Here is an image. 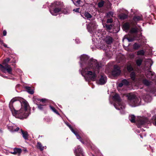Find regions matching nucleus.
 Returning a JSON list of instances; mask_svg holds the SVG:
<instances>
[{
	"label": "nucleus",
	"instance_id": "nucleus-39",
	"mask_svg": "<svg viewBox=\"0 0 156 156\" xmlns=\"http://www.w3.org/2000/svg\"><path fill=\"white\" fill-rule=\"evenodd\" d=\"M122 82L124 85H128L129 83V82L126 79L123 80Z\"/></svg>",
	"mask_w": 156,
	"mask_h": 156
},
{
	"label": "nucleus",
	"instance_id": "nucleus-11",
	"mask_svg": "<svg viewBox=\"0 0 156 156\" xmlns=\"http://www.w3.org/2000/svg\"><path fill=\"white\" fill-rule=\"evenodd\" d=\"M121 72L120 68L117 65H115L114 66V69L112 72V74L114 76L119 75Z\"/></svg>",
	"mask_w": 156,
	"mask_h": 156
},
{
	"label": "nucleus",
	"instance_id": "nucleus-15",
	"mask_svg": "<svg viewBox=\"0 0 156 156\" xmlns=\"http://www.w3.org/2000/svg\"><path fill=\"white\" fill-rule=\"evenodd\" d=\"M75 153L76 156H84L82 149L80 146L78 147L77 149L75 150Z\"/></svg>",
	"mask_w": 156,
	"mask_h": 156
},
{
	"label": "nucleus",
	"instance_id": "nucleus-35",
	"mask_svg": "<svg viewBox=\"0 0 156 156\" xmlns=\"http://www.w3.org/2000/svg\"><path fill=\"white\" fill-rule=\"evenodd\" d=\"M50 107L51 109L55 113L59 115V114L58 112L55 109V108L52 106H51V105L50 106Z\"/></svg>",
	"mask_w": 156,
	"mask_h": 156
},
{
	"label": "nucleus",
	"instance_id": "nucleus-20",
	"mask_svg": "<svg viewBox=\"0 0 156 156\" xmlns=\"http://www.w3.org/2000/svg\"><path fill=\"white\" fill-rule=\"evenodd\" d=\"M130 26V24L129 22H126L124 23L122 26V28L124 30H128Z\"/></svg>",
	"mask_w": 156,
	"mask_h": 156
},
{
	"label": "nucleus",
	"instance_id": "nucleus-43",
	"mask_svg": "<svg viewBox=\"0 0 156 156\" xmlns=\"http://www.w3.org/2000/svg\"><path fill=\"white\" fill-rule=\"evenodd\" d=\"M9 61L10 59L9 58H7L4 60V62L6 63L8 62Z\"/></svg>",
	"mask_w": 156,
	"mask_h": 156
},
{
	"label": "nucleus",
	"instance_id": "nucleus-48",
	"mask_svg": "<svg viewBox=\"0 0 156 156\" xmlns=\"http://www.w3.org/2000/svg\"><path fill=\"white\" fill-rule=\"evenodd\" d=\"M75 41L76 44H78L80 42V40L78 39H76L75 40Z\"/></svg>",
	"mask_w": 156,
	"mask_h": 156
},
{
	"label": "nucleus",
	"instance_id": "nucleus-10",
	"mask_svg": "<svg viewBox=\"0 0 156 156\" xmlns=\"http://www.w3.org/2000/svg\"><path fill=\"white\" fill-rule=\"evenodd\" d=\"M40 105L37 104L38 108L41 110L44 111L47 110L46 107V104L45 102L46 99H40Z\"/></svg>",
	"mask_w": 156,
	"mask_h": 156
},
{
	"label": "nucleus",
	"instance_id": "nucleus-14",
	"mask_svg": "<svg viewBox=\"0 0 156 156\" xmlns=\"http://www.w3.org/2000/svg\"><path fill=\"white\" fill-rule=\"evenodd\" d=\"M107 82V77L105 76H101L99 80L97 82L98 84L103 85Z\"/></svg>",
	"mask_w": 156,
	"mask_h": 156
},
{
	"label": "nucleus",
	"instance_id": "nucleus-1",
	"mask_svg": "<svg viewBox=\"0 0 156 156\" xmlns=\"http://www.w3.org/2000/svg\"><path fill=\"white\" fill-rule=\"evenodd\" d=\"M79 62L82 69L79 71L83 76L86 81L91 80L95 81L97 78V74L101 70L102 67L101 63L93 58H90L86 55H83L80 57Z\"/></svg>",
	"mask_w": 156,
	"mask_h": 156
},
{
	"label": "nucleus",
	"instance_id": "nucleus-38",
	"mask_svg": "<svg viewBox=\"0 0 156 156\" xmlns=\"http://www.w3.org/2000/svg\"><path fill=\"white\" fill-rule=\"evenodd\" d=\"M114 14V13L112 12H109L107 14V17H112Z\"/></svg>",
	"mask_w": 156,
	"mask_h": 156
},
{
	"label": "nucleus",
	"instance_id": "nucleus-42",
	"mask_svg": "<svg viewBox=\"0 0 156 156\" xmlns=\"http://www.w3.org/2000/svg\"><path fill=\"white\" fill-rule=\"evenodd\" d=\"M113 21V20L112 18H110L109 19H107L106 21V23H112Z\"/></svg>",
	"mask_w": 156,
	"mask_h": 156
},
{
	"label": "nucleus",
	"instance_id": "nucleus-57",
	"mask_svg": "<svg viewBox=\"0 0 156 156\" xmlns=\"http://www.w3.org/2000/svg\"><path fill=\"white\" fill-rule=\"evenodd\" d=\"M140 136L141 138H142V136L141 135H140Z\"/></svg>",
	"mask_w": 156,
	"mask_h": 156
},
{
	"label": "nucleus",
	"instance_id": "nucleus-8",
	"mask_svg": "<svg viewBox=\"0 0 156 156\" xmlns=\"http://www.w3.org/2000/svg\"><path fill=\"white\" fill-rule=\"evenodd\" d=\"M87 29L89 32L92 33L97 28V25L95 22L94 20L90 21L89 24H86Z\"/></svg>",
	"mask_w": 156,
	"mask_h": 156
},
{
	"label": "nucleus",
	"instance_id": "nucleus-53",
	"mask_svg": "<svg viewBox=\"0 0 156 156\" xmlns=\"http://www.w3.org/2000/svg\"><path fill=\"white\" fill-rule=\"evenodd\" d=\"M1 76H3V77H4V78H8L7 77V76H3L2 75H1Z\"/></svg>",
	"mask_w": 156,
	"mask_h": 156
},
{
	"label": "nucleus",
	"instance_id": "nucleus-9",
	"mask_svg": "<svg viewBox=\"0 0 156 156\" xmlns=\"http://www.w3.org/2000/svg\"><path fill=\"white\" fill-rule=\"evenodd\" d=\"M0 70L4 73L7 71L9 73L12 74V69L10 66L5 64L4 66L0 64Z\"/></svg>",
	"mask_w": 156,
	"mask_h": 156
},
{
	"label": "nucleus",
	"instance_id": "nucleus-37",
	"mask_svg": "<svg viewBox=\"0 0 156 156\" xmlns=\"http://www.w3.org/2000/svg\"><path fill=\"white\" fill-rule=\"evenodd\" d=\"M14 150L17 154H20L22 152L20 148H15L14 149Z\"/></svg>",
	"mask_w": 156,
	"mask_h": 156
},
{
	"label": "nucleus",
	"instance_id": "nucleus-52",
	"mask_svg": "<svg viewBox=\"0 0 156 156\" xmlns=\"http://www.w3.org/2000/svg\"><path fill=\"white\" fill-rule=\"evenodd\" d=\"M3 46L5 47H7V45L6 44H3Z\"/></svg>",
	"mask_w": 156,
	"mask_h": 156
},
{
	"label": "nucleus",
	"instance_id": "nucleus-49",
	"mask_svg": "<svg viewBox=\"0 0 156 156\" xmlns=\"http://www.w3.org/2000/svg\"><path fill=\"white\" fill-rule=\"evenodd\" d=\"M16 72H19L20 73H22L21 71L19 69H17Z\"/></svg>",
	"mask_w": 156,
	"mask_h": 156
},
{
	"label": "nucleus",
	"instance_id": "nucleus-24",
	"mask_svg": "<svg viewBox=\"0 0 156 156\" xmlns=\"http://www.w3.org/2000/svg\"><path fill=\"white\" fill-rule=\"evenodd\" d=\"M37 148L40 149L41 151H43L44 149H46V146H42L40 142H38L37 144Z\"/></svg>",
	"mask_w": 156,
	"mask_h": 156
},
{
	"label": "nucleus",
	"instance_id": "nucleus-28",
	"mask_svg": "<svg viewBox=\"0 0 156 156\" xmlns=\"http://www.w3.org/2000/svg\"><path fill=\"white\" fill-rule=\"evenodd\" d=\"M127 69L129 72H130L133 70V69L132 66L130 64H128L127 66Z\"/></svg>",
	"mask_w": 156,
	"mask_h": 156
},
{
	"label": "nucleus",
	"instance_id": "nucleus-45",
	"mask_svg": "<svg viewBox=\"0 0 156 156\" xmlns=\"http://www.w3.org/2000/svg\"><path fill=\"white\" fill-rule=\"evenodd\" d=\"M79 10H80V8H76V9H73V11H75L76 12H79Z\"/></svg>",
	"mask_w": 156,
	"mask_h": 156
},
{
	"label": "nucleus",
	"instance_id": "nucleus-26",
	"mask_svg": "<svg viewBox=\"0 0 156 156\" xmlns=\"http://www.w3.org/2000/svg\"><path fill=\"white\" fill-rule=\"evenodd\" d=\"M119 17L121 20H124L127 18L128 15L124 13H122L119 15Z\"/></svg>",
	"mask_w": 156,
	"mask_h": 156
},
{
	"label": "nucleus",
	"instance_id": "nucleus-27",
	"mask_svg": "<svg viewBox=\"0 0 156 156\" xmlns=\"http://www.w3.org/2000/svg\"><path fill=\"white\" fill-rule=\"evenodd\" d=\"M143 83L144 85L146 86H149L151 84V82L147 80L146 79L143 80Z\"/></svg>",
	"mask_w": 156,
	"mask_h": 156
},
{
	"label": "nucleus",
	"instance_id": "nucleus-29",
	"mask_svg": "<svg viewBox=\"0 0 156 156\" xmlns=\"http://www.w3.org/2000/svg\"><path fill=\"white\" fill-rule=\"evenodd\" d=\"M135 116L133 115H130L129 116V119L131 122L134 123L135 122Z\"/></svg>",
	"mask_w": 156,
	"mask_h": 156
},
{
	"label": "nucleus",
	"instance_id": "nucleus-33",
	"mask_svg": "<svg viewBox=\"0 0 156 156\" xmlns=\"http://www.w3.org/2000/svg\"><path fill=\"white\" fill-rule=\"evenodd\" d=\"M137 55H143L145 54V52L143 50H139L137 51Z\"/></svg>",
	"mask_w": 156,
	"mask_h": 156
},
{
	"label": "nucleus",
	"instance_id": "nucleus-56",
	"mask_svg": "<svg viewBox=\"0 0 156 156\" xmlns=\"http://www.w3.org/2000/svg\"><path fill=\"white\" fill-rule=\"evenodd\" d=\"M110 103H111V104H112V103H113L112 102H110Z\"/></svg>",
	"mask_w": 156,
	"mask_h": 156
},
{
	"label": "nucleus",
	"instance_id": "nucleus-46",
	"mask_svg": "<svg viewBox=\"0 0 156 156\" xmlns=\"http://www.w3.org/2000/svg\"><path fill=\"white\" fill-rule=\"evenodd\" d=\"M123 83L122 82L121 83H119L118 84V86L119 87H122L123 85Z\"/></svg>",
	"mask_w": 156,
	"mask_h": 156
},
{
	"label": "nucleus",
	"instance_id": "nucleus-34",
	"mask_svg": "<svg viewBox=\"0 0 156 156\" xmlns=\"http://www.w3.org/2000/svg\"><path fill=\"white\" fill-rule=\"evenodd\" d=\"M105 2L101 0L100 2H98V6L99 8L102 7L103 6Z\"/></svg>",
	"mask_w": 156,
	"mask_h": 156
},
{
	"label": "nucleus",
	"instance_id": "nucleus-40",
	"mask_svg": "<svg viewBox=\"0 0 156 156\" xmlns=\"http://www.w3.org/2000/svg\"><path fill=\"white\" fill-rule=\"evenodd\" d=\"M150 93L151 94H155L156 93V89L154 88H153L152 90H150Z\"/></svg>",
	"mask_w": 156,
	"mask_h": 156
},
{
	"label": "nucleus",
	"instance_id": "nucleus-7",
	"mask_svg": "<svg viewBox=\"0 0 156 156\" xmlns=\"http://www.w3.org/2000/svg\"><path fill=\"white\" fill-rule=\"evenodd\" d=\"M61 11L62 8L58 2H55L51 4L49 8V11L52 15L57 16L59 12L61 13Z\"/></svg>",
	"mask_w": 156,
	"mask_h": 156
},
{
	"label": "nucleus",
	"instance_id": "nucleus-32",
	"mask_svg": "<svg viewBox=\"0 0 156 156\" xmlns=\"http://www.w3.org/2000/svg\"><path fill=\"white\" fill-rule=\"evenodd\" d=\"M143 60L141 59H138L136 60V63L138 66H140Z\"/></svg>",
	"mask_w": 156,
	"mask_h": 156
},
{
	"label": "nucleus",
	"instance_id": "nucleus-51",
	"mask_svg": "<svg viewBox=\"0 0 156 156\" xmlns=\"http://www.w3.org/2000/svg\"><path fill=\"white\" fill-rule=\"evenodd\" d=\"M11 153H12V154H17L16 153V152L14 150V151L13 152H11Z\"/></svg>",
	"mask_w": 156,
	"mask_h": 156
},
{
	"label": "nucleus",
	"instance_id": "nucleus-19",
	"mask_svg": "<svg viewBox=\"0 0 156 156\" xmlns=\"http://www.w3.org/2000/svg\"><path fill=\"white\" fill-rule=\"evenodd\" d=\"M113 41V38L110 36H106L105 39V42L108 44H112Z\"/></svg>",
	"mask_w": 156,
	"mask_h": 156
},
{
	"label": "nucleus",
	"instance_id": "nucleus-16",
	"mask_svg": "<svg viewBox=\"0 0 156 156\" xmlns=\"http://www.w3.org/2000/svg\"><path fill=\"white\" fill-rule=\"evenodd\" d=\"M73 2L74 4L77 7L82 6L84 4V0H77Z\"/></svg>",
	"mask_w": 156,
	"mask_h": 156
},
{
	"label": "nucleus",
	"instance_id": "nucleus-2",
	"mask_svg": "<svg viewBox=\"0 0 156 156\" xmlns=\"http://www.w3.org/2000/svg\"><path fill=\"white\" fill-rule=\"evenodd\" d=\"M14 102V101L12 100L9 102V106L12 115L20 119L26 118L29 114V111L28 110L29 105L27 102L24 100H23L22 102L18 101V103L21 104V106L20 110L18 111L15 110L13 107Z\"/></svg>",
	"mask_w": 156,
	"mask_h": 156
},
{
	"label": "nucleus",
	"instance_id": "nucleus-31",
	"mask_svg": "<svg viewBox=\"0 0 156 156\" xmlns=\"http://www.w3.org/2000/svg\"><path fill=\"white\" fill-rule=\"evenodd\" d=\"M136 38V35L134 36L133 37H127L126 39L128 40L129 42H132Z\"/></svg>",
	"mask_w": 156,
	"mask_h": 156
},
{
	"label": "nucleus",
	"instance_id": "nucleus-54",
	"mask_svg": "<svg viewBox=\"0 0 156 156\" xmlns=\"http://www.w3.org/2000/svg\"><path fill=\"white\" fill-rule=\"evenodd\" d=\"M10 79H12V80H14L15 79V78H10Z\"/></svg>",
	"mask_w": 156,
	"mask_h": 156
},
{
	"label": "nucleus",
	"instance_id": "nucleus-22",
	"mask_svg": "<svg viewBox=\"0 0 156 156\" xmlns=\"http://www.w3.org/2000/svg\"><path fill=\"white\" fill-rule=\"evenodd\" d=\"M25 88L27 90V91L30 94H34V90L31 89V87L28 86H26L25 87Z\"/></svg>",
	"mask_w": 156,
	"mask_h": 156
},
{
	"label": "nucleus",
	"instance_id": "nucleus-18",
	"mask_svg": "<svg viewBox=\"0 0 156 156\" xmlns=\"http://www.w3.org/2000/svg\"><path fill=\"white\" fill-rule=\"evenodd\" d=\"M15 127L14 125H9L8 126V129L11 132L17 131L20 129V128L19 127H17L16 129H15Z\"/></svg>",
	"mask_w": 156,
	"mask_h": 156
},
{
	"label": "nucleus",
	"instance_id": "nucleus-44",
	"mask_svg": "<svg viewBox=\"0 0 156 156\" xmlns=\"http://www.w3.org/2000/svg\"><path fill=\"white\" fill-rule=\"evenodd\" d=\"M45 120L48 122H50L52 120L49 117L47 118H46Z\"/></svg>",
	"mask_w": 156,
	"mask_h": 156
},
{
	"label": "nucleus",
	"instance_id": "nucleus-13",
	"mask_svg": "<svg viewBox=\"0 0 156 156\" xmlns=\"http://www.w3.org/2000/svg\"><path fill=\"white\" fill-rule=\"evenodd\" d=\"M149 122L147 118H139L137 123L138 124L139 127H140V126L144 125L146 123H148Z\"/></svg>",
	"mask_w": 156,
	"mask_h": 156
},
{
	"label": "nucleus",
	"instance_id": "nucleus-25",
	"mask_svg": "<svg viewBox=\"0 0 156 156\" xmlns=\"http://www.w3.org/2000/svg\"><path fill=\"white\" fill-rule=\"evenodd\" d=\"M130 76L131 79L134 82L136 81V74L134 72H132L130 74Z\"/></svg>",
	"mask_w": 156,
	"mask_h": 156
},
{
	"label": "nucleus",
	"instance_id": "nucleus-30",
	"mask_svg": "<svg viewBox=\"0 0 156 156\" xmlns=\"http://www.w3.org/2000/svg\"><path fill=\"white\" fill-rule=\"evenodd\" d=\"M84 16L87 19H89L91 18L92 16L88 12H85L84 13Z\"/></svg>",
	"mask_w": 156,
	"mask_h": 156
},
{
	"label": "nucleus",
	"instance_id": "nucleus-3",
	"mask_svg": "<svg viewBox=\"0 0 156 156\" xmlns=\"http://www.w3.org/2000/svg\"><path fill=\"white\" fill-rule=\"evenodd\" d=\"M113 99L114 101V106L115 108L120 110L121 114H124L125 112L124 109L125 108V105L122 102L119 95L118 94H115L113 97Z\"/></svg>",
	"mask_w": 156,
	"mask_h": 156
},
{
	"label": "nucleus",
	"instance_id": "nucleus-23",
	"mask_svg": "<svg viewBox=\"0 0 156 156\" xmlns=\"http://www.w3.org/2000/svg\"><path fill=\"white\" fill-rule=\"evenodd\" d=\"M21 132L23 137L25 140L28 139V134L27 132H24L21 129Z\"/></svg>",
	"mask_w": 156,
	"mask_h": 156
},
{
	"label": "nucleus",
	"instance_id": "nucleus-36",
	"mask_svg": "<svg viewBox=\"0 0 156 156\" xmlns=\"http://www.w3.org/2000/svg\"><path fill=\"white\" fill-rule=\"evenodd\" d=\"M140 46V45L136 43H135L133 45V48L135 49H138Z\"/></svg>",
	"mask_w": 156,
	"mask_h": 156
},
{
	"label": "nucleus",
	"instance_id": "nucleus-58",
	"mask_svg": "<svg viewBox=\"0 0 156 156\" xmlns=\"http://www.w3.org/2000/svg\"><path fill=\"white\" fill-rule=\"evenodd\" d=\"M151 150L152 151H153V150L152 148H151Z\"/></svg>",
	"mask_w": 156,
	"mask_h": 156
},
{
	"label": "nucleus",
	"instance_id": "nucleus-5",
	"mask_svg": "<svg viewBox=\"0 0 156 156\" xmlns=\"http://www.w3.org/2000/svg\"><path fill=\"white\" fill-rule=\"evenodd\" d=\"M143 19V16L142 15H137L134 16L133 19V20L131 22V24L132 25L133 27L130 30V32L131 34H136L138 31H140V27L139 26V28L136 27V25L137 23L139 21L142 20Z\"/></svg>",
	"mask_w": 156,
	"mask_h": 156
},
{
	"label": "nucleus",
	"instance_id": "nucleus-41",
	"mask_svg": "<svg viewBox=\"0 0 156 156\" xmlns=\"http://www.w3.org/2000/svg\"><path fill=\"white\" fill-rule=\"evenodd\" d=\"M68 12L67 10L66 9H63L62 8V11H61V13H63L65 14H67Z\"/></svg>",
	"mask_w": 156,
	"mask_h": 156
},
{
	"label": "nucleus",
	"instance_id": "nucleus-12",
	"mask_svg": "<svg viewBox=\"0 0 156 156\" xmlns=\"http://www.w3.org/2000/svg\"><path fill=\"white\" fill-rule=\"evenodd\" d=\"M66 125L69 127V128L71 130L72 132L75 135L77 138L79 140L82 142V143L83 144L84 143L83 141L81 139V138L80 136L78 134L77 132L75 131L74 130L72 126H71L68 123H66Z\"/></svg>",
	"mask_w": 156,
	"mask_h": 156
},
{
	"label": "nucleus",
	"instance_id": "nucleus-55",
	"mask_svg": "<svg viewBox=\"0 0 156 156\" xmlns=\"http://www.w3.org/2000/svg\"><path fill=\"white\" fill-rule=\"evenodd\" d=\"M155 125L156 126V120L155 121Z\"/></svg>",
	"mask_w": 156,
	"mask_h": 156
},
{
	"label": "nucleus",
	"instance_id": "nucleus-21",
	"mask_svg": "<svg viewBox=\"0 0 156 156\" xmlns=\"http://www.w3.org/2000/svg\"><path fill=\"white\" fill-rule=\"evenodd\" d=\"M113 25L112 24H105L103 25L104 27L105 28L106 30L108 31H109L111 30L113 27Z\"/></svg>",
	"mask_w": 156,
	"mask_h": 156
},
{
	"label": "nucleus",
	"instance_id": "nucleus-47",
	"mask_svg": "<svg viewBox=\"0 0 156 156\" xmlns=\"http://www.w3.org/2000/svg\"><path fill=\"white\" fill-rule=\"evenodd\" d=\"M7 32L6 30H4L3 32V34L4 36H6V35Z\"/></svg>",
	"mask_w": 156,
	"mask_h": 156
},
{
	"label": "nucleus",
	"instance_id": "nucleus-4",
	"mask_svg": "<svg viewBox=\"0 0 156 156\" xmlns=\"http://www.w3.org/2000/svg\"><path fill=\"white\" fill-rule=\"evenodd\" d=\"M152 64L153 62L151 59H147L145 63L144 69H146V68H148L147 70H149L146 73L147 77L150 79L155 81H156V75L154 72L150 71Z\"/></svg>",
	"mask_w": 156,
	"mask_h": 156
},
{
	"label": "nucleus",
	"instance_id": "nucleus-17",
	"mask_svg": "<svg viewBox=\"0 0 156 156\" xmlns=\"http://www.w3.org/2000/svg\"><path fill=\"white\" fill-rule=\"evenodd\" d=\"M143 98L144 100L147 103L150 102L152 100L151 96L148 94H147L145 95H144L143 96Z\"/></svg>",
	"mask_w": 156,
	"mask_h": 156
},
{
	"label": "nucleus",
	"instance_id": "nucleus-6",
	"mask_svg": "<svg viewBox=\"0 0 156 156\" xmlns=\"http://www.w3.org/2000/svg\"><path fill=\"white\" fill-rule=\"evenodd\" d=\"M127 97L129 104L132 107H136L142 104L141 100L140 98L136 97L131 94H128Z\"/></svg>",
	"mask_w": 156,
	"mask_h": 156
},
{
	"label": "nucleus",
	"instance_id": "nucleus-50",
	"mask_svg": "<svg viewBox=\"0 0 156 156\" xmlns=\"http://www.w3.org/2000/svg\"><path fill=\"white\" fill-rule=\"evenodd\" d=\"M0 44H3L4 43H3V41L0 40Z\"/></svg>",
	"mask_w": 156,
	"mask_h": 156
}]
</instances>
